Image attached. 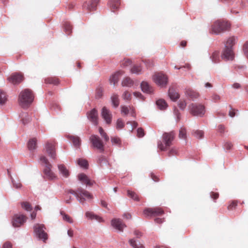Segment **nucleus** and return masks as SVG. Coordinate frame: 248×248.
<instances>
[{
  "mask_svg": "<svg viewBox=\"0 0 248 248\" xmlns=\"http://www.w3.org/2000/svg\"><path fill=\"white\" fill-rule=\"evenodd\" d=\"M34 100V95L31 90L25 89L22 91L18 97L20 106L24 108H28Z\"/></svg>",
  "mask_w": 248,
  "mask_h": 248,
  "instance_id": "1",
  "label": "nucleus"
},
{
  "mask_svg": "<svg viewBox=\"0 0 248 248\" xmlns=\"http://www.w3.org/2000/svg\"><path fill=\"white\" fill-rule=\"evenodd\" d=\"M40 162L45 166L43 172L46 178L49 180H54L56 178L55 174L51 170V164L48 162L46 156L42 155L40 157Z\"/></svg>",
  "mask_w": 248,
  "mask_h": 248,
  "instance_id": "2",
  "label": "nucleus"
},
{
  "mask_svg": "<svg viewBox=\"0 0 248 248\" xmlns=\"http://www.w3.org/2000/svg\"><path fill=\"white\" fill-rule=\"evenodd\" d=\"M230 28V24L228 22L221 20L215 21L212 25L211 32L212 33L219 34L228 31Z\"/></svg>",
  "mask_w": 248,
  "mask_h": 248,
  "instance_id": "3",
  "label": "nucleus"
},
{
  "mask_svg": "<svg viewBox=\"0 0 248 248\" xmlns=\"http://www.w3.org/2000/svg\"><path fill=\"white\" fill-rule=\"evenodd\" d=\"M174 137V133L172 131L170 133H164L162 135V140L165 145H163L161 141H158L157 142L158 148L161 151H166L170 146Z\"/></svg>",
  "mask_w": 248,
  "mask_h": 248,
  "instance_id": "4",
  "label": "nucleus"
},
{
  "mask_svg": "<svg viewBox=\"0 0 248 248\" xmlns=\"http://www.w3.org/2000/svg\"><path fill=\"white\" fill-rule=\"evenodd\" d=\"M152 79L160 88H166L168 83V78L162 72H156L152 76Z\"/></svg>",
  "mask_w": 248,
  "mask_h": 248,
  "instance_id": "5",
  "label": "nucleus"
},
{
  "mask_svg": "<svg viewBox=\"0 0 248 248\" xmlns=\"http://www.w3.org/2000/svg\"><path fill=\"white\" fill-rule=\"evenodd\" d=\"M188 108L194 116L202 117L205 112V108L202 104L191 103L189 105Z\"/></svg>",
  "mask_w": 248,
  "mask_h": 248,
  "instance_id": "6",
  "label": "nucleus"
},
{
  "mask_svg": "<svg viewBox=\"0 0 248 248\" xmlns=\"http://www.w3.org/2000/svg\"><path fill=\"white\" fill-rule=\"evenodd\" d=\"M43 224H36L33 226L34 233L37 238L45 242L47 239V234L45 232Z\"/></svg>",
  "mask_w": 248,
  "mask_h": 248,
  "instance_id": "7",
  "label": "nucleus"
},
{
  "mask_svg": "<svg viewBox=\"0 0 248 248\" xmlns=\"http://www.w3.org/2000/svg\"><path fill=\"white\" fill-rule=\"evenodd\" d=\"M89 140L92 143L93 148L99 150L100 153H103L104 151L103 142L97 135H91L89 138Z\"/></svg>",
  "mask_w": 248,
  "mask_h": 248,
  "instance_id": "8",
  "label": "nucleus"
},
{
  "mask_svg": "<svg viewBox=\"0 0 248 248\" xmlns=\"http://www.w3.org/2000/svg\"><path fill=\"white\" fill-rule=\"evenodd\" d=\"M144 214L148 217L159 216L164 214V211L159 207L146 208L144 210Z\"/></svg>",
  "mask_w": 248,
  "mask_h": 248,
  "instance_id": "9",
  "label": "nucleus"
},
{
  "mask_svg": "<svg viewBox=\"0 0 248 248\" xmlns=\"http://www.w3.org/2000/svg\"><path fill=\"white\" fill-rule=\"evenodd\" d=\"M27 217L22 214H16L12 220V225L14 227H19L23 225L26 221Z\"/></svg>",
  "mask_w": 248,
  "mask_h": 248,
  "instance_id": "10",
  "label": "nucleus"
},
{
  "mask_svg": "<svg viewBox=\"0 0 248 248\" xmlns=\"http://www.w3.org/2000/svg\"><path fill=\"white\" fill-rule=\"evenodd\" d=\"M222 60L226 61H232L234 59V53L232 48H224L221 54Z\"/></svg>",
  "mask_w": 248,
  "mask_h": 248,
  "instance_id": "11",
  "label": "nucleus"
},
{
  "mask_svg": "<svg viewBox=\"0 0 248 248\" xmlns=\"http://www.w3.org/2000/svg\"><path fill=\"white\" fill-rule=\"evenodd\" d=\"M99 1L100 0H89L88 1L85 2L82 6L83 9L89 11H94L96 9Z\"/></svg>",
  "mask_w": 248,
  "mask_h": 248,
  "instance_id": "12",
  "label": "nucleus"
},
{
  "mask_svg": "<svg viewBox=\"0 0 248 248\" xmlns=\"http://www.w3.org/2000/svg\"><path fill=\"white\" fill-rule=\"evenodd\" d=\"M88 119L94 125L98 124V112L95 108H93L87 112Z\"/></svg>",
  "mask_w": 248,
  "mask_h": 248,
  "instance_id": "13",
  "label": "nucleus"
},
{
  "mask_svg": "<svg viewBox=\"0 0 248 248\" xmlns=\"http://www.w3.org/2000/svg\"><path fill=\"white\" fill-rule=\"evenodd\" d=\"M111 224L116 230L120 232H123L124 228L126 227V225L119 218L112 219L111 221Z\"/></svg>",
  "mask_w": 248,
  "mask_h": 248,
  "instance_id": "14",
  "label": "nucleus"
},
{
  "mask_svg": "<svg viewBox=\"0 0 248 248\" xmlns=\"http://www.w3.org/2000/svg\"><path fill=\"white\" fill-rule=\"evenodd\" d=\"M140 88L141 91L147 94H153L154 93V89L148 82L143 81L140 83Z\"/></svg>",
  "mask_w": 248,
  "mask_h": 248,
  "instance_id": "15",
  "label": "nucleus"
},
{
  "mask_svg": "<svg viewBox=\"0 0 248 248\" xmlns=\"http://www.w3.org/2000/svg\"><path fill=\"white\" fill-rule=\"evenodd\" d=\"M101 116L107 124H110L112 119V115L110 111L106 107H104L102 108Z\"/></svg>",
  "mask_w": 248,
  "mask_h": 248,
  "instance_id": "16",
  "label": "nucleus"
},
{
  "mask_svg": "<svg viewBox=\"0 0 248 248\" xmlns=\"http://www.w3.org/2000/svg\"><path fill=\"white\" fill-rule=\"evenodd\" d=\"M46 152L52 158H55L56 156L54 145L50 142H47L45 146Z\"/></svg>",
  "mask_w": 248,
  "mask_h": 248,
  "instance_id": "17",
  "label": "nucleus"
},
{
  "mask_svg": "<svg viewBox=\"0 0 248 248\" xmlns=\"http://www.w3.org/2000/svg\"><path fill=\"white\" fill-rule=\"evenodd\" d=\"M66 138L72 142L73 145L75 147H79L81 144V140L79 137L71 135H67Z\"/></svg>",
  "mask_w": 248,
  "mask_h": 248,
  "instance_id": "18",
  "label": "nucleus"
},
{
  "mask_svg": "<svg viewBox=\"0 0 248 248\" xmlns=\"http://www.w3.org/2000/svg\"><path fill=\"white\" fill-rule=\"evenodd\" d=\"M185 94L188 98L193 101L197 99L199 96V93L191 89H186Z\"/></svg>",
  "mask_w": 248,
  "mask_h": 248,
  "instance_id": "19",
  "label": "nucleus"
},
{
  "mask_svg": "<svg viewBox=\"0 0 248 248\" xmlns=\"http://www.w3.org/2000/svg\"><path fill=\"white\" fill-rule=\"evenodd\" d=\"M59 172L62 177L67 178L70 175V172L66 167L63 164H60L58 165Z\"/></svg>",
  "mask_w": 248,
  "mask_h": 248,
  "instance_id": "20",
  "label": "nucleus"
},
{
  "mask_svg": "<svg viewBox=\"0 0 248 248\" xmlns=\"http://www.w3.org/2000/svg\"><path fill=\"white\" fill-rule=\"evenodd\" d=\"M22 78L23 77L21 75L18 73H15L11 75L8 79L11 83L17 84L22 81Z\"/></svg>",
  "mask_w": 248,
  "mask_h": 248,
  "instance_id": "21",
  "label": "nucleus"
},
{
  "mask_svg": "<svg viewBox=\"0 0 248 248\" xmlns=\"http://www.w3.org/2000/svg\"><path fill=\"white\" fill-rule=\"evenodd\" d=\"M78 178L82 184H86L87 186H91L93 184V183L91 181L88 176L84 173L79 174L78 175Z\"/></svg>",
  "mask_w": 248,
  "mask_h": 248,
  "instance_id": "22",
  "label": "nucleus"
},
{
  "mask_svg": "<svg viewBox=\"0 0 248 248\" xmlns=\"http://www.w3.org/2000/svg\"><path fill=\"white\" fill-rule=\"evenodd\" d=\"M168 95L173 101H176L179 98V93L172 87H170L168 91Z\"/></svg>",
  "mask_w": 248,
  "mask_h": 248,
  "instance_id": "23",
  "label": "nucleus"
},
{
  "mask_svg": "<svg viewBox=\"0 0 248 248\" xmlns=\"http://www.w3.org/2000/svg\"><path fill=\"white\" fill-rule=\"evenodd\" d=\"M121 74L122 72L118 71L114 74L112 75L109 79V83L111 85H113V86L114 87L115 84L118 82L119 77Z\"/></svg>",
  "mask_w": 248,
  "mask_h": 248,
  "instance_id": "24",
  "label": "nucleus"
},
{
  "mask_svg": "<svg viewBox=\"0 0 248 248\" xmlns=\"http://www.w3.org/2000/svg\"><path fill=\"white\" fill-rule=\"evenodd\" d=\"M108 4L111 11L115 12L119 8L120 1V0H110Z\"/></svg>",
  "mask_w": 248,
  "mask_h": 248,
  "instance_id": "25",
  "label": "nucleus"
},
{
  "mask_svg": "<svg viewBox=\"0 0 248 248\" xmlns=\"http://www.w3.org/2000/svg\"><path fill=\"white\" fill-rule=\"evenodd\" d=\"M237 41V38L234 36H232L228 38L225 44V48H232V46L235 44Z\"/></svg>",
  "mask_w": 248,
  "mask_h": 248,
  "instance_id": "26",
  "label": "nucleus"
},
{
  "mask_svg": "<svg viewBox=\"0 0 248 248\" xmlns=\"http://www.w3.org/2000/svg\"><path fill=\"white\" fill-rule=\"evenodd\" d=\"M121 84L123 87L130 88L134 85V81L130 78L126 77L123 79Z\"/></svg>",
  "mask_w": 248,
  "mask_h": 248,
  "instance_id": "27",
  "label": "nucleus"
},
{
  "mask_svg": "<svg viewBox=\"0 0 248 248\" xmlns=\"http://www.w3.org/2000/svg\"><path fill=\"white\" fill-rule=\"evenodd\" d=\"M37 140L35 138L30 139L28 142V148L31 152H33L36 149Z\"/></svg>",
  "mask_w": 248,
  "mask_h": 248,
  "instance_id": "28",
  "label": "nucleus"
},
{
  "mask_svg": "<svg viewBox=\"0 0 248 248\" xmlns=\"http://www.w3.org/2000/svg\"><path fill=\"white\" fill-rule=\"evenodd\" d=\"M110 99L113 107L115 108H117L119 105L118 95L116 93L112 94L111 96Z\"/></svg>",
  "mask_w": 248,
  "mask_h": 248,
  "instance_id": "29",
  "label": "nucleus"
},
{
  "mask_svg": "<svg viewBox=\"0 0 248 248\" xmlns=\"http://www.w3.org/2000/svg\"><path fill=\"white\" fill-rule=\"evenodd\" d=\"M78 194L80 196L82 197H86L88 199H91L92 198V196L90 194V193L81 188H78Z\"/></svg>",
  "mask_w": 248,
  "mask_h": 248,
  "instance_id": "30",
  "label": "nucleus"
},
{
  "mask_svg": "<svg viewBox=\"0 0 248 248\" xmlns=\"http://www.w3.org/2000/svg\"><path fill=\"white\" fill-rule=\"evenodd\" d=\"M7 173H8V175L9 177H10V179L11 180V182L12 183L13 187L16 188V189L20 188L22 187L21 184L20 182H16L14 179L13 177L11 175V174L10 173V171H9V170L8 169L7 170Z\"/></svg>",
  "mask_w": 248,
  "mask_h": 248,
  "instance_id": "31",
  "label": "nucleus"
},
{
  "mask_svg": "<svg viewBox=\"0 0 248 248\" xmlns=\"http://www.w3.org/2000/svg\"><path fill=\"white\" fill-rule=\"evenodd\" d=\"M130 71L132 74L140 75L141 74L142 68L140 65H134L131 68Z\"/></svg>",
  "mask_w": 248,
  "mask_h": 248,
  "instance_id": "32",
  "label": "nucleus"
},
{
  "mask_svg": "<svg viewBox=\"0 0 248 248\" xmlns=\"http://www.w3.org/2000/svg\"><path fill=\"white\" fill-rule=\"evenodd\" d=\"M156 104L159 109L160 110H164L168 107L166 101L162 99L157 100L156 101Z\"/></svg>",
  "mask_w": 248,
  "mask_h": 248,
  "instance_id": "33",
  "label": "nucleus"
},
{
  "mask_svg": "<svg viewBox=\"0 0 248 248\" xmlns=\"http://www.w3.org/2000/svg\"><path fill=\"white\" fill-rule=\"evenodd\" d=\"M129 243L133 248H144L143 245L134 239H130Z\"/></svg>",
  "mask_w": 248,
  "mask_h": 248,
  "instance_id": "34",
  "label": "nucleus"
},
{
  "mask_svg": "<svg viewBox=\"0 0 248 248\" xmlns=\"http://www.w3.org/2000/svg\"><path fill=\"white\" fill-rule=\"evenodd\" d=\"M86 217L90 219H95L96 220H98L99 222H101L102 219L99 217V216L94 214L92 212H87L85 214Z\"/></svg>",
  "mask_w": 248,
  "mask_h": 248,
  "instance_id": "35",
  "label": "nucleus"
},
{
  "mask_svg": "<svg viewBox=\"0 0 248 248\" xmlns=\"http://www.w3.org/2000/svg\"><path fill=\"white\" fill-rule=\"evenodd\" d=\"M97 162L101 166H103L104 165L107 166L109 165L107 159L105 156L102 155L98 156Z\"/></svg>",
  "mask_w": 248,
  "mask_h": 248,
  "instance_id": "36",
  "label": "nucleus"
},
{
  "mask_svg": "<svg viewBox=\"0 0 248 248\" xmlns=\"http://www.w3.org/2000/svg\"><path fill=\"white\" fill-rule=\"evenodd\" d=\"M45 81L46 84H52L55 85H58L59 83L58 78L56 77L47 78L45 79Z\"/></svg>",
  "mask_w": 248,
  "mask_h": 248,
  "instance_id": "37",
  "label": "nucleus"
},
{
  "mask_svg": "<svg viewBox=\"0 0 248 248\" xmlns=\"http://www.w3.org/2000/svg\"><path fill=\"white\" fill-rule=\"evenodd\" d=\"M22 118V121L23 124L25 125L29 123L31 120V117L27 113H23L22 116H20Z\"/></svg>",
  "mask_w": 248,
  "mask_h": 248,
  "instance_id": "38",
  "label": "nucleus"
},
{
  "mask_svg": "<svg viewBox=\"0 0 248 248\" xmlns=\"http://www.w3.org/2000/svg\"><path fill=\"white\" fill-rule=\"evenodd\" d=\"M111 142L112 145H116L119 147L121 146V139L117 137H111Z\"/></svg>",
  "mask_w": 248,
  "mask_h": 248,
  "instance_id": "39",
  "label": "nucleus"
},
{
  "mask_svg": "<svg viewBox=\"0 0 248 248\" xmlns=\"http://www.w3.org/2000/svg\"><path fill=\"white\" fill-rule=\"evenodd\" d=\"M233 67L238 72H242L244 71L246 68L245 65L241 64L239 63H235L233 65Z\"/></svg>",
  "mask_w": 248,
  "mask_h": 248,
  "instance_id": "40",
  "label": "nucleus"
},
{
  "mask_svg": "<svg viewBox=\"0 0 248 248\" xmlns=\"http://www.w3.org/2000/svg\"><path fill=\"white\" fill-rule=\"evenodd\" d=\"M63 28L67 34H70L72 32V27L69 23L65 22L63 24Z\"/></svg>",
  "mask_w": 248,
  "mask_h": 248,
  "instance_id": "41",
  "label": "nucleus"
},
{
  "mask_svg": "<svg viewBox=\"0 0 248 248\" xmlns=\"http://www.w3.org/2000/svg\"><path fill=\"white\" fill-rule=\"evenodd\" d=\"M127 196L133 200L136 201H138L139 200L138 196L134 192L130 190H127Z\"/></svg>",
  "mask_w": 248,
  "mask_h": 248,
  "instance_id": "42",
  "label": "nucleus"
},
{
  "mask_svg": "<svg viewBox=\"0 0 248 248\" xmlns=\"http://www.w3.org/2000/svg\"><path fill=\"white\" fill-rule=\"evenodd\" d=\"M179 137L180 139H185L186 137V129L184 127H181L179 130Z\"/></svg>",
  "mask_w": 248,
  "mask_h": 248,
  "instance_id": "43",
  "label": "nucleus"
},
{
  "mask_svg": "<svg viewBox=\"0 0 248 248\" xmlns=\"http://www.w3.org/2000/svg\"><path fill=\"white\" fill-rule=\"evenodd\" d=\"M7 98L5 93L0 90V105H3L5 103Z\"/></svg>",
  "mask_w": 248,
  "mask_h": 248,
  "instance_id": "44",
  "label": "nucleus"
},
{
  "mask_svg": "<svg viewBox=\"0 0 248 248\" xmlns=\"http://www.w3.org/2000/svg\"><path fill=\"white\" fill-rule=\"evenodd\" d=\"M211 58L212 61L214 62L219 61V52L217 51L214 52L211 56Z\"/></svg>",
  "mask_w": 248,
  "mask_h": 248,
  "instance_id": "45",
  "label": "nucleus"
},
{
  "mask_svg": "<svg viewBox=\"0 0 248 248\" xmlns=\"http://www.w3.org/2000/svg\"><path fill=\"white\" fill-rule=\"evenodd\" d=\"M175 69L182 70L183 71H186V70L189 69L190 67V65L188 63H187L184 66H176V65H172Z\"/></svg>",
  "mask_w": 248,
  "mask_h": 248,
  "instance_id": "46",
  "label": "nucleus"
},
{
  "mask_svg": "<svg viewBox=\"0 0 248 248\" xmlns=\"http://www.w3.org/2000/svg\"><path fill=\"white\" fill-rule=\"evenodd\" d=\"M22 207L27 211H31L32 207L31 205L28 202H23L21 203Z\"/></svg>",
  "mask_w": 248,
  "mask_h": 248,
  "instance_id": "47",
  "label": "nucleus"
},
{
  "mask_svg": "<svg viewBox=\"0 0 248 248\" xmlns=\"http://www.w3.org/2000/svg\"><path fill=\"white\" fill-rule=\"evenodd\" d=\"M78 163L79 166L84 168H87L88 165L87 161L85 159H79Z\"/></svg>",
  "mask_w": 248,
  "mask_h": 248,
  "instance_id": "48",
  "label": "nucleus"
},
{
  "mask_svg": "<svg viewBox=\"0 0 248 248\" xmlns=\"http://www.w3.org/2000/svg\"><path fill=\"white\" fill-rule=\"evenodd\" d=\"M99 132L100 135L103 138H104V139L106 141H108L109 140V137L107 135V134L104 132L103 129L101 127H100L99 128Z\"/></svg>",
  "mask_w": 248,
  "mask_h": 248,
  "instance_id": "49",
  "label": "nucleus"
},
{
  "mask_svg": "<svg viewBox=\"0 0 248 248\" xmlns=\"http://www.w3.org/2000/svg\"><path fill=\"white\" fill-rule=\"evenodd\" d=\"M194 137L198 139H202L203 137V132L201 130H196L193 133Z\"/></svg>",
  "mask_w": 248,
  "mask_h": 248,
  "instance_id": "50",
  "label": "nucleus"
},
{
  "mask_svg": "<svg viewBox=\"0 0 248 248\" xmlns=\"http://www.w3.org/2000/svg\"><path fill=\"white\" fill-rule=\"evenodd\" d=\"M131 94L127 91H125L122 95V98L124 100L128 101L131 99Z\"/></svg>",
  "mask_w": 248,
  "mask_h": 248,
  "instance_id": "51",
  "label": "nucleus"
},
{
  "mask_svg": "<svg viewBox=\"0 0 248 248\" xmlns=\"http://www.w3.org/2000/svg\"><path fill=\"white\" fill-rule=\"evenodd\" d=\"M61 214L63 216V219L68 223H73L72 219L68 215L65 214H63L62 212H61Z\"/></svg>",
  "mask_w": 248,
  "mask_h": 248,
  "instance_id": "52",
  "label": "nucleus"
},
{
  "mask_svg": "<svg viewBox=\"0 0 248 248\" xmlns=\"http://www.w3.org/2000/svg\"><path fill=\"white\" fill-rule=\"evenodd\" d=\"M124 124L121 119H118L116 123V128L121 129L124 127Z\"/></svg>",
  "mask_w": 248,
  "mask_h": 248,
  "instance_id": "53",
  "label": "nucleus"
},
{
  "mask_svg": "<svg viewBox=\"0 0 248 248\" xmlns=\"http://www.w3.org/2000/svg\"><path fill=\"white\" fill-rule=\"evenodd\" d=\"M243 51L245 55L248 59V42H246L243 46Z\"/></svg>",
  "mask_w": 248,
  "mask_h": 248,
  "instance_id": "54",
  "label": "nucleus"
},
{
  "mask_svg": "<svg viewBox=\"0 0 248 248\" xmlns=\"http://www.w3.org/2000/svg\"><path fill=\"white\" fill-rule=\"evenodd\" d=\"M178 105L181 109L184 110L186 106V103L185 101L180 100L178 102Z\"/></svg>",
  "mask_w": 248,
  "mask_h": 248,
  "instance_id": "55",
  "label": "nucleus"
},
{
  "mask_svg": "<svg viewBox=\"0 0 248 248\" xmlns=\"http://www.w3.org/2000/svg\"><path fill=\"white\" fill-rule=\"evenodd\" d=\"M66 192L68 194H72V195L75 196L76 198L78 195V188L76 191L74 190L73 189H68L66 191Z\"/></svg>",
  "mask_w": 248,
  "mask_h": 248,
  "instance_id": "56",
  "label": "nucleus"
},
{
  "mask_svg": "<svg viewBox=\"0 0 248 248\" xmlns=\"http://www.w3.org/2000/svg\"><path fill=\"white\" fill-rule=\"evenodd\" d=\"M137 136L139 138H142L144 136V131L142 128L137 129Z\"/></svg>",
  "mask_w": 248,
  "mask_h": 248,
  "instance_id": "57",
  "label": "nucleus"
},
{
  "mask_svg": "<svg viewBox=\"0 0 248 248\" xmlns=\"http://www.w3.org/2000/svg\"><path fill=\"white\" fill-rule=\"evenodd\" d=\"M174 114L176 117V121H178L180 119V113L178 109H177L176 108L174 109Z\"/></svg>",
  "mask_w": 248,
  "mask_h": 248,
  "instance_id": "58",
  "label": "nucleus"
},
{
  "mask_svg": "<svg viewBox=\"0 0 248 248\" xmlns=\"http://www.w3.org/2000/svg\"><path fill=\"white\" fill-rule=\"evenodd\" d=\"M232 144L231 142L227 141L224 143L223 147L225 150H229L232 148Z\"/></svg>",
  "mask_w": 248,
  "mask_h": 248,
  "instance_id": "59",
  "label": "nucleus"
},
{
  "mask_svg": "<svg viewBox=\"0 0 248 248\" xmlns=\"http://www.w3.org/2000/svg\"><path fill=\"white\" fill-rule=\"evenodd\" d=\"M76 199L82 205H85V198L80 196L78 194L77 196V197H76Z\"/></svg>",
  "mask_w": 248,
  "mask_h": 248,
  "instance_id": "60",
  "label": "nucleus"
},
{
  "mask_svg": "<svg viewBox=\"0 0 248 248\" xmlns=\"http://www.w3.org/2000/svg\"><path fill=\"white\" fill-rule=\"evenodd\" d=\"M121 112L124 115H127L129 112V109L127 107L123 106L121 107Z\"/></svg>",
  "mask_w": 248,
  "mask_h": 248,
  "instance_id": "61",
  "label": "nucleus"
},
{
  "mask_svg": "<svg viewBox=\"0 0 248 248\" xmlns=\"http://www.w3.org/2000/svg\"><path fill=\"white\" fill-rule=\"evenodd\" d=\"M103 95V90L102 89H98L96 92L95 97L96 98H100Z\"/></svg>",
  "mask_w": 248,
  "mask_h": 248,
  "instance_id": "62",
  "label": "nucleus"
},
{
  "mask_svg": "<svg viewBox=\"0 0 248 248\" xmlns=\"http://www.w3.org/2000/svg\"><path fill=\"white\" fill-rule=\"evenodd\" d=\"M236 206L237 202L236 201H232L228 206V208L230 210H232L233 208H235Z\"/></svg>",
  "mask_w": 248,
  "mask_h": 248,
  "instance_id": "63",
  "label": "nucleus"
},
{
  "mask_svg": "<svg viewBox=\"0 0 248 248\" xmlns=\"http://www.w3.org/2000/svg\"><path fill=\"white\" fill-rule=\"evenodd\" d=\"M220 98V97L219 95L217 94H213L212 96V100L213 101L216 102L218 100H219Z\"/></svg>",
  "mask_w": 248,
  "mask_h": 248,
  "instance_id": "64",
  "label": "nucleus"
}]
</instances>
